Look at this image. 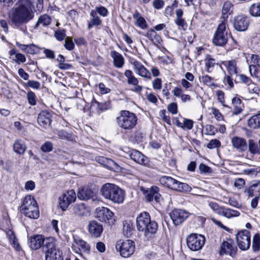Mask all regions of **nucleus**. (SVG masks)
<instances>
[{
    "label": "nucleus",
    "mask_w": 260,
    "mask_h": 260,
    "mask_svg": "<svg viewBox=\"0 0 260 260\" xmlns=\"http://www.w3.org/2000/svg\"><path fill=\"white\" fill-rule=\"evenodd\" d=\"M34 17V13L27 7L23 5L19 6L15 9V12L10 17V25L14 28L19 29L25 32L27 29L25 24L31 20Z\"/></svg>",
    "instance_id": "obj_1"
},
{
    "label": "nucleus",
    "mask_w": 260,
    "mask_h": 260,
    "mask_svg": "<svg viewBox=\"0 0 260 260\" xmlns=\"http://www.w3.org/2000/svg\"><path fill=\"white\" fill-rule=\"evenodd\" d=\"M101 192L105 199L115 203H122L124 200V190L113 184L106 183L104 184L101 189Z\"/></svg>",
    "instance_id": "obj_2"
},
{
    "label": "nucleus",
    "mask_w": 260,
    "mask_h": 260,
    "mask_svg": "<svg viewBox=\"0 0 260 260\" xmlns=\"http://www.w3.org/2000/svg\"><path fill=\"white\" fill-rule=\"evenodd\" d=\"M137 228L139 231L148 236L149 234H154L156 232L158 225L154 220H151L148 213L144 212L137 218Z\"/></svg>",
    "instance_id": "obj_3"
},
{
    "label": "nucleus",
    "mask_w": 260,
    "mask_h": 260,
    "mask_svg": "<svg viewBox=\"0 0 260 260\" xmlns=\"http://www.w3.org/2000/svg\"><path fill=\"white\" fill-rule=\"evenodd\" d=\"M20 212L30 218L37 219L39 217V207L33 196L28 195L24 198Z\"/></svg>",
    "instance_id": "obj_4"
},
{
    "label": "nucleus",
    "mask_w": 260,
    "mask_h": 260,
    "mask_svg": "<svg viewBox=\"0 0 260 260\" xmlns=\"http://www.w3.org/2000/svg\"><path fill=\"white\" fill-rule=\"evenodd\" d=\"M159 181L164 186L178 191L188 192L191 190V187L187 183L179 182L171 177L163 176Z\"/></svg>",
    "instance_id": "obj_5"
},
{
    "label": "nucleus",
    "mask_w": 260,
    "mask_h": 260,
    "mask_svg": "<svg viewBox=\"0 0 260 260\" xmlns=\"http://www.w3.org/2000/svg\"><path fill=\"white\" fill-rule=\"evenodd\" d=\"M116 121L121 128L125 130H131L136 125L137 117L135 114L128 111H122Z\"/></svg>",
    "instance_id": "obj_6"
},
{
    "label": "nucleus",
    "mask_w": 260,
    "mask_h": 260,
    "mask_svg": "<svg viewBox=\"0 0 260 260\" xmlns=\"http://www.w3.org/2000/svg\"><path fill=\"white\" fill-rule=\"evenodd\" d=\"M230 37H232L230 32L226 29L225 24L222 22L219 24L214 34L213 43L216 46H223Z\"/></svg>",
    "instance_id": "obj_7"
},
{
    "label": "nucleus",
    "mask_w": 260,
    "mask_h": 260,
    "mask_svg": "<svg viewBox=\"0 0 260 260\" xmlns=\"http://www.w3.org/2000/svg\"><path fill=\"white\" fill-rule=\"evenodd\" d=\"M115 248L119 251L121 256L128 257L132 255L135 251V242L131 240L125 241L119 240L117 242Z\"/></svg>",
    "instance_id": "obj_8"
},
{
    "label": "nucleus",
    "mask_w": 260,
    "mask_h": 260,
    "mask_svg": "<svg viewBox=\"0 0 260 260\" xmlns=\"http://www.w3.org/2000/svg\"><path fill=\"white\" fill-rule=\"evenodd\" d=\"M205 237L200 234H191L186 238L188 247L193 251L201 249L205 244Z\"/></svg>",
    "instance_id": "obj_9"
},
{
    "label": "nucleus",
    "mask_w": 260,
    "mask_h": 260,
    "mask_svg": "<svg viewBox=\"0 0 260 260\" xmlns=\"http://www.w3.org/2000/svg\"><path fill=\"white\" fill-rule=\"evenodd\" d=\"M46 242L45 260H63L62 253L56 248L54 240Z\"/></svg>",
    "instance_id": "obj_10"
},
{
    "label": "nucleus",
    "mask_w": 260,
    "mask_h": 260,
    "mask_svg": "<svg viewBox=\"0 0 260 260\" xmlns=\"http://www.w3.org/2000/svg\"><path fill=\"white\" fill-rule=\"evenodd\" d=\"M236 236L239 248L243 251L249 249L251 244L250 232L247 230H242L239 231Z\"/></svg>",
    "instance_id": "obj_11"
},
{
    "label": "nucleus",
    "mask_w": 260,
    "mask_h": 260,
    "mask_svg": "<svg viewBox=\"0 0 260 260\" xmlns=\"http://www.w3.org/2000/svg\"><path fill=\"white\" fill-rule=\"evenodd\" d=\"M51 240H54L51 237L45 238L42 235H34L28 237V243L30 248L32 250H37L42 247L43 251L46 249V242H51Z\"/></svg>",
    "instance_id": "obj_12"
},
{
    "label": "nucleus",
    "mask_w": 260,
    "mask_h": 260,
    "mask_svg": "<svg viewBox=\"0 0 260 260\" xmlns=\"http://www.w3.org/2000/svg\"><path fill=\"white\" fill-rule=\"evenodd\" d=\"M114 213L108 208L101 207L96 209L95 217L101 222L113 224Z\"/></svg>",
    "instance_id": "obj_13"
},
{
    "label": "nucleus",
    "mask_w": 260,
    "mask_h": 260,
    "mask_svg": "<svg viewBox=\"0 0 260 260\" xmlns=\"http://www.w3.org/2000/svg\"><path fill=\"white\" fill-rule=\"evenodd\" d=\"M76 199L75 192L74 190H69L63 193L59 198V205L62 211H65L69 206L74 202Z\"/></svg>",
    "instance_id": "obj_14"
},
{
    "label": "nucleus",
    "mask_w": 260,
    "mask_h": 260,
    "mask_svg": "<svg viewBox=\"0 0 260 260\" xmlns=\"http://www.w3.org/2000/svg\"><path fill=\"white\" fill-rule=\"evenodd\" d=\"M250 23V19L245 15H239L235 16L233 20V25L235 29L239 31H244L248 28Z\"/></svg>",
    "instance_id": "obj_15"
},
{
    "label": "nucleus",
    "mask_w": 260,
    "mask_h": 260,
    "mask_svg": "<svg viewBox=\"0 0 260 260\" xmlns=\"http://www.w3.org/2000/svg\"><path fill=\"white\" fill-rule=\"evenodd\" d=\"M189 215L188 212L179 209H175L170 213V216L175 225L181 224Z\"/></svg>",
    "instance_id": "obj_16"
},
{
    "label": "nucleus",
    "mask_w": 260,
    "mask_h": 260,
    "mask_svg": "<svg viewBox=\"0 0 260 260\" xmlns=\"http://www.w3.org/2000/svg\"><path fill=\"white\" fill-rule=\"evenodd\" d=\"M96 162L104 166L108 169L114 171L119 172L121 170L122 167L116 161L102 156L95 157Z\"/></svg>",
    "instance_id": "obj_17"
},
{
    "label": "nucleus",
    "mask_w": 260,
    "mask_h": 260,
    "mask_svg": "<svg viewBox=\"0 0 260 260\" xmlns=\"http://www.w3.org/2000/svg\"><path fill=\"white\" fill-rule=\"evenodd\" d=\"M77 196L81 200L90 201L91 203H95L99 201L92 190L87 187L80 189L77 193Z\"/></svg>",
    "instance_id": "obj_18"
},
{
    "label": "nucleus",
    "mask_w": 260,
    "mask_h": 260,
    "mask_svg": "<svg viewBox=\"0 0 260 260\" xmlns=\"http://www.w3.org/2000/svg\"><path fill=\"white\" fill-rule=\"evenodd\" d=\"M159 191V188L157 186H152L151 188L145 190L143 193L148 202H150L154 200L156 202H159L161 197Z\"/></svg>",
    "instance_id": "obj_19"
},
{
    "label": "nucleus",
    "mask_w": 260,
    "mask_h": 260,
    "mask_svg": "<svg viewBox=\"0 0 260 260\" xmlns=\"http://www.w3.org/2000/svg\"><path fill=\"white\" fill-rule=\"evenodd\" d=\"M88 230L92 237L99 238L103 231V225L95 220H91L89 222Z\"/></svg>",
    "instance_id": "obj_20"
},
{
    "label": "nucleus",
    "mask_w": 260,
    "mask_h": 260,
    "mask_svg": "<svg viewBox=\"0 0 260 260\" xmlns=\"http://www.w3.org/2000/svg\"><path fill=\"white\" fill-rule=\"evenodd\" d=\"M128 155L132 160L139 164L146 166L148 164V158L137 150L133 149L129 151Z\"/></svg>",
    "instance_id": "obj_21"
},
{
    "label": "nucleus",
    "mask_w": 260,
    "mask_h": 260,
    "mask_svg": "<svg viewBox=\"0 0 260 260\" xmlns=\"http://www.w3.org/2000/svg\"><path fill=\"white\" fill-rule=\"evenodd\" d=\"M51 113L47 110L42 111L38 116V122L45 128L48 127L51 122Z\"/></svg>",
    "instance_id": "obj_22"
},
{
    "label": "nucleus",
    "mask_w": 260,
    "mask_h": 260,
    "mask_svg": "<svg viewBox=\"0 0 260 260\" xmlns=\"http://www.w3.org/2000/svg\"><path fill=\"white\" fill-rule=\"evenodd\" d=\"M233 146L241 152H244L248 148L246 140L243 138L235 136L232 139Z\"/></svg>",
    "instance_id": "obj_23"
},
{
    "label": "nucleus",
    "mask_w": 260,
    "mask_h": 260,
    "mask_svg": "<svg viewBox=\"0 0 260 260\" xmlns=\"http://www.w3.org/2000/svg\"><path fill=\"white\" fill-rule=\"evenodd\" d=\"M237 251V248L234 246L232 244L227 242L223 241L220 247V254H228L234 257Z\"/></svg>",
    "instance_id": "obj_24"
},
{
    "label": "nucleus",
    "mask_w": 260,
    "mask_h": 260,
    "mask_svg": "<svg viewBox=\"0 0 260 260\" xmlns=\"http://www.w3.org/2000/svg\"><path fill=\"white\" fill-rule=\"evenodd\" d=\"M134 70L140 76L145 77L148 79H151V73L147 70V69L138 61L134 62Z\"/></svg>",
    "instance_id": "obj_25"
},
{
    "label": "nucleus",
    "mask_w": 260,
    "mask_h": 260,
    "mask_svg": "<svg viewBox=\"0 0 260 260\" xmlns=\"http://www.w3.org/2000/svg\"><path fill=\"white\" fill-rule=\"evenodd\" d=\"M142 35L146 37L156 46L161 45L162 40L160 35L153 29H150L146 34H142Z\"/></svg>",
    "instance_id": "obj_26"
},
{
    "label": "nucleus",
    "mask_w": 260,
    "mask_h": 260,
    "mask_svg": "<svg viewBox=\"0 0 260 260\" xmlns=\"http://www.w3.org/2000/svg\"><path fill=\"white\" fill-rule=\"evenodd\" d=\"M90 21L87 23L88 29H90L94 26H99L102 23V21L96 14V11L92 10L90 12Z\"/></svg>",
    "instance_id": "obj_27"
},
{
    "label": "nucleus",
    "mask_w": 260,
    "mask_h": 260,
    "mask_svg": "<svg viewBox=\"0 0 260 260\" xmlns=\"http://www.w3.org/2000/svg\"><path fill=\"white\" fill-rule=\"evenodd\" d=\"M176 18L175 20V23L183 29L185 30L187 27V24L185 20L182 18L183 15V10L181 9H177L176 11Z\"/></svg>",
    "instance_id": "obj_28"
},
{
    "label": "nucleus",
    "mask_w": 260,
    "mask_h": 260,
    "mask_svg": "<svg viewBox=\"0 0 260 260\" xmlns=\"http://www.w3.org/2000/svg\"><path fill=\"white\" fill-rule=\"evenodd\" d=\"M113 59L114 65L117 68H121L124 64V58L122 55L116 51H112L110 53Z\"/></svg>",
    "instance_id": "obj_29"
},
{
    "label": "nucleus",
    "mask_w": 260,
    "mask_h": 260,
    "mask_svg": "<svg viewBox=\"0 0 260 260\" xmlns=\"http://www.w3.org/2000/svg\"><path fill=\"white\" fill-rule=\"evenodd\" d=\"M260 191V181H254L250 186L245 189L244 192L247 193L249 197H252L254 196L255 192H259Z\"/></svg>",
    "instance_id": "obj_30"
},
{
    "label": "nucleus",
    "mask_w": 260,
    "mask_h": 260,
    "mask_svg": "<svg viewBox=\"0 0 260 260\" xmlns=\"http://www.w3.org/2000/svg\"><path fill=\"white\" fill-rule=\"evenodd\" d=\"M74 242L80 247L81 251L84 253H89L90 246L85 241H83L78 237H74Z\"/></svg>",
    "instance_id": "obj_31"
},
{
    "label": "nucleus",
    "mask_w": 260,
    "mask_h": 260,
    "mask_svg": "<svg viewBox=\"0 0 260 260\" xmlns=\"http://www.w3.org/2000/svg\"><path fill=\"white\" fill-rule=\"evenodd\" d=\"M248 126L252 129L260 128V113L251 116L247 120Z\"/></svg>",
    "instance_id": "obj_32"
},
{
    "label": "nucleus",
    "mask_w": 260,
    "mask_h": 260,
    "mask_svg": "<svg viewBox=\"0 0 260 260\" xmlns=\"http://www.w3.org/2000/svg\"><path fill=\"white\" fill-rule=\"evenodd\" d=\"M73 212L76 215L80 217L86 216L88 213V211L83 204L75 205Z\"/></svg>",
    "instance_id": "obj_33"
},
{
    "label": "nucleus",
    "mask_w": 260,
    "mask_h": 260,
    "mask_svg": "<svg viewBox=\"0 0 260 260\" xmlns=\"http://www.w3.org/2000/svg\"><path fill=\"white\" fill-rule=\"evenodd\" d=\"M26 147L20 140H17L13 144V150L15 152L19 154H23L26 150Z\"/></svg>",
    "instance_id": "obj_34"
},
{
    "label": "nucleus",
    "mask_w": 260,
    "mask_h": 260,
    "mask_svg": "<svg viewBox=\"0 0 260 260\" xmlns=\"http://www.w3.org/2000/svg\"><path fill=\"white\" fill-rule=\"evenodd\" d=\"M232 104L234 106L233 114L238 115L242 111L243 105L242 101L239 98L235 97L232 99Z\"/></svg>",
    "instance_id": "obj_35"
},
{
    "label": "nucleus",
    "mask_w": 260,
    "mask_h": 260,
    "mask_svg": "<svg viewBox=\"0 0 260 260\" xmlns=\"http://www.w3.org/2000/svg\"><path fill=\"white\" fill-rule=\"evenodd\" d=\"M225 66L227 68L228 71L231 76L237 75V64L235 60L226 61V63H225Z\"/></svg>",
    "instance_id": "obj_36"
},
{
    "label": "nucleus",
    "mask_w": 260,
    "mask_h": 260,
    "mask_svg": "<svg viewBox=\"0 0 260 260\" xmlns=\"http://www.w3.org/2000/svg\"><path fill=\"white\" fill-rule=\"evenodd\" d=\"M50 23L51 18L48 15L44 14L39 17L35 26V28H37L41 24H42L44 26H45L49 25Z\"/></svg>",
    "instance_id": "obj_37"
},
{
    "label": "nucleus",
    "mask_w": 260,
    "mask_h": 260,
    "mask_svg": "<svg viewBox=\"0 0 260 260\" xmlns=\"http://www.w3.org/2000/svg\"><path fill=\"white\" fill-rule=\"evenodd\" d=\"M205 61L206 71L208 73L211 72L210 68L214 67V65L216 64L220 66V64L219 62H216L215 59L212 58L211 56L209 55L207 56Z\"/></svg>",
    "instance_id": "obj_38"
},
{
    "label": "nucleus",
    "mask_w": 260,
    "mask_h": 260,
    "mask_svg": "<svg viewBox=\"0 0 260 260\" xmlns=\"http://www.w3.org/2000/svg\"><path fill=\"white\" fill-rule=\"evenodd\" d=\"M249 151L251 154H260L259 145L258 146L257 143L253 140H249L248 141V145H247Z\"/></svg>",
    "instance_id": "obj_39"
},
{
    "label": "nucleus",
    "mask_w": 260,
    "mask_h": 260,
    "mask_svg": "<svg viewBox=\"0 0 260 260\" xmlns=\"http://www.w3.org/2000/svg\"><path fill=\"white\" fill-rule=\"evenodd\" d=\"M124 75L127 78V83L129 84L137 85L138 84V80L133 75L132 71L127 70L125 71Z\"/></svg>",
    "instance_id": "obj_40"
},
{
    "label": "nucleus",
    "mask_w": 260,
    "mask_h": 260,
    "mask_svg": "<svg viewBox=\"0 0 260 260\" xmlns=\"http://www.w3.org/2000/svg\"><path fill=\"white\" fill-rule=\"evenodd\" d=\"M252 248L253 252H258L260 250V235L255 234L253 238Z\"/></svg>",
    "instance_id": "obj_41"
},
{
    "label": "nucleus",
    "mask_w": 260,
    "mask_h": 260,
    "mask_svg": "<svg viewBox=\"0 0 260 260\" xmlns=\"http://www.w3.org/2000/svg\"><path fill=\"white\" fill-rule=\"evenodd\" d=\"M250 14L254 17L260 16V3L252 4L249 9Z\"/></svg>",
    "instance_id": "obj_42"
},
{
    "label": "nucleus",
    "mask_w": 260,
    "mask_h": 260,
    "mask_svg": "<svg viewBox=\"0 0 260 260\" xmlns=\"http://www.w3.org/2000/svg\"><path fill=\"white\" fill-rule=\"evenodd\" d=\"M133 231V224L131 222H123V232L125 236L129 237L132 234Z\"/></svg>",
    "instance_id": "obj_43"
},
{
    "label": "nucleus",
    "mask_w": 260,
    "mask_h": 260,
    "mask_svg": "<svg viewBox=\"0 0 260 260\" xmlns=\"http://www.w3.org/2000/svg\"><path fill=\"white\" fill-rule=\"evenodd\" d=\"M232 6V4L229 2H226L224 3L222 9V17L224 19L228 18L229 15L230 14V11Z\"/></svg>",
    "instance_id": "obj_44"
},
{
    "label": "nucleus",
    "mask_w": 260,
    "mask_h": 260,
    "mask_svg": "<svg viewBox=\"0 0 260 260\" xmlns=\"http://www.w3.org/2000/svg\"><path fill=\"white\" fill-rule=\"evenodd\" d=\"M136 142L139 143L142 142L145 137V134L140 131H136L132 136Z\"/></svg>",
    "instance_id": "obj_45"
},
{
    "label": "nucleus",
    "mask_w": 260,
    "mask_h": 260,
    "mask_svg": "<svg viewBox=\"0 0 260 260\" xmlns=\"http://www.w3.org/2000/svg\"><path fill=\"white\" fill-rule=\"evenodd\" d=\"M64 47L67 50L69 51H71L74 49L75 45L71 37H68L66 38Z\"/></svg>",
    "instance_id": "obj_46"
},
{
    "label": "nucleus",
    "mask_w": 260,
    "mask_h": 260,
    "mask_svg": "<svg viewBox=\"0 0 260 260\" xmlns=\"http://www.w3.org/2000/svg\"><path fill=\"white\" fill-rule=\"evenodd\" d=\"M27 99L28 103L31 106H35L37 104L36 96L35 93L31 91H28Z\"/></svg>",
    "instance_id": "obj_47"
},
{
    "label": "nucleus",
    "mask_w": 260,
    "mask_h": 260,
    "mask_svg": "<svg viewBox=\"0 0 260 260\" xmlns=\"http://www.w3.org/2000/svg\"><path fill=\"white\" fill-rule=\"evenodd\" d=\"M240 79L242 82L248 85L249 89H250L251 87L255 86V84L253 83H252L251 80L243 74H241L240 75Z\"/></svg>",
    "instance_id": "obj_48"
},
{
    "label": "nucleus",
    "mask_w": 260,
    "mask_h": 260,
    "mask_svg": "<svg viewBox=\"0 0 260 260\" xmlns=\"http://www.w3.org/2000/svg\"><path fill=\"white\" fill-rule=\"evenodd\" d=\"M66 36V30L64 29H59L55 31L54 37L59 41H62Z\"/></svg>",
    "instance_id": "obj_49"
},
{
    "label": "nucleus",
    "mask_w": 260,
    "mask_h": 260,
    "mask_svg": "<svg viewBox=\"0 0 260 260\" xmlns=\"http://www.w3.org/2000/svg\"><path fill=\"white\" fill-rule=\"evenodd\" d=\"M135 24L142 29L147 28L148 26L145 19L143 17L137 19L135 22Z\"/></svg>",
    "instance_id": "obj_50"
},
{
    "label": "nucleus",
    "mask_w": 260,
    "mask_h": 260,
    "mask_svg": "<svg viewBox=\"0 0 260 260\" xmlns=\"http://www.w3.org/2000/svg\"><path fill=\"white\" fill-rule=\"evenodd\" d=\"M199 169L201 174H210L212 172V169L203 163L200 165Z\"/></svg>",
    "instance_id": "obj_51"
},
{
    "label": "nucleus",
    "mask_w": 260,
    "mask_h": 260,
    "mask_svg": "<svg viewBox=\"0 0 260 260\" xmlns=\"http://www.w3.org/2000/svg\"><path fill=\"white\" fill-rule=\"evenodd\" d=\"M240 215L239 211L231 209L230 208H226L225 210V217L230 218L232 217H237Z\"/></svg>",
    "instance_id": "obj_52"
},
{
    "label": "nucleus",
    "mask_w": 260,
    "mask_h": 260,
    "mask_svg": "<svg viewBox=\"0 0 260 260\" xmlns=\"http://www.w3.org/2000/svg\"><path fill=\"white\" fill-rule=\"evenodd\" d=\"M249 72L252 76H254L260 81V70L257 69L255 66H250Z\"/></svg>",
    "instance_id": "obj_53"
},
{
    "label": "nucleus",
    "mask_w": 260,
    "mask_h": 260,
    "mask_svg": "<svg viewBox=\"0 0 260 260\" xmlns=\"http://www.w3.org/2000/svg\"><path fill=\"white\" fill-rule=\"evenodd\" d=\"M25 85L33 89H39L40 88V83L34 80H28L25 83Z\"/></svg>",
    "instance_id": "obj_54"
},
{
    "label": "nucleus",
    "mask_w": 260,
    "mask_h": 260,
    "mask_svg": "<svg viewBox=\"0 0 260 260\" xmlns=\"http://www.w3.org/2000/svg\"><path fill=\"white\" fill-rule=\"evenodd\" d=\"M53 149V145L50 142H46L41 147V150L44 152H49Z\"/></svg>",
    "instance_id": "obj_55"
},
{
    "label": "nucleus",
    "mask_w": 260,
    "mask_h": 260,
    "mask_svg": "<svg viewBox=\"0 0 260 260\" xmlns=\"http://www.w3.org/2000/svg\"><path fill=\"white\" fill-rule=\"evenodd\" d=\"M221 146L220 142L217 139H212L207 145V148L209 149H213L218 148Z\"/></svg>",
    "instance_id": "obj_56"
},
{
    "label": "nucleus",
    "mask_w": 260,
    "mask_h": 260,
    "mask_svg": "<svg viewBox=\"0 0 260 260\" xmlns=\"http://www.w3.org/2000/svg\"><path fill=\"white\" fill-rule=\"evenodd\" d=\"M96 14H99L103 17H106L108 14V11L106 8L104 6L96 7L95 10Z\"/></svg>",
    "instance_id": "obj_57"
},
{
    "label": "nucleus",
    "mask_w": 260,
    "mask_h": 260,
    "mask_svg": "<svg viewBox=\"0 0 260 260\" xmlns=\"http://www.w3.org/2000/svg\"><path fill=\"white\" fill-rule=\"evenodd\" d=\"M206 131L207 132L206 134L208 135L214 136L218 132V129L212 125H206Z\"/></svg>",
    "instance_id": "obj_58"
},
{
    "label": "nucleus",
    "mask_w": 260,
    "mask_h": 260,
    "mask_svg": "<svg viewBox=\"0 0 260 260\" xmlns=\"http://www.w3.org/2000/svg\"><path fill=\"white\" fill-rule=\"evenodd\" d=\"M168 110L169 112L173 114H177L178 111L177 104L175 103H171L168 106Z\"/></svg>",
    "instance_id": "obj_59"
},
{
    "label": "nucleus",
    "mask_w": 260,
    "mask_h": 260,
    "mask_svg": "<svg viewBox=\"0 0 260 260\" xmlns=\"http://www.w3.org/2000/svg\"><path fill=\"white\" fill-rule=\"evenodd\" d=\"M57 135L61 139L68 140L71 137L70 134L63 129L59 131L57 133Z\"/></svg>",
    "instance_id": "obj_60"
},
{
    "label": "nucleus",
    "mask_w": 260,
    "mask_h": 260,
    "mask_svg": "<svg viewBox=\"0 0 260 260\" xmlns=\"http://www.w3.org/2000/svg\"><path fill=\"white\" fill-rule=\"evenodd\" d=\"M153 88L154 89L160 90L162 87L161 80L160 78H156L152 82Z\"/></svg>",
    "instance_id": "obj_61"
},
{
    "label": "nucleus",
    "mask_w": 260,
    "mask_h": 260,
    "mask_svg": "<svg viewBox=\"0 0 260 260\" xmlns=\"http://www.w3.org/2000/svg\"><path fill=\"white\" fill-rule=\"evenodd\" d=\"M212 114L215 116V118L220 121L223 119V116L221 113L219 112V111L216 109V108L213 107L212 108Z\"/></svg>",
    "instance_id": "obj_62"
},
{
    "label": "nucleus",
    "mask_w": 260,
    "mask_h": 260,
    "mask_svg": "<svg viewBox=\"0 0 260 260\" xmlns=\"http://www.w3.org/2000/svg\"><path fill=\"white\" fill-rule=\"evenodd\" d=\"M193 121L190 119H184L183 123V129H191L193 127Z\"/></svg>",
    "instance_id": "obj_63"
},
{
    "label": "nucleus",
    "mask_w": 260,
    "mask_h": 260,
    "mask_svg": "<svg viewBox=\"0 0 260 260\" xmlns=\"http://www.w3.org/2000/svg\"><path fill=\"white\" fill-rule=\"evenodd\" d=\"M43 53L45 54L46 57L48 58L52 59L55 58L54 52L51 50L44 48Z\"/></svg>",
    "instance_id": "obj_64"
}]
</instances>
